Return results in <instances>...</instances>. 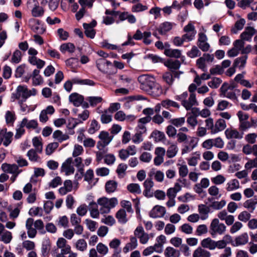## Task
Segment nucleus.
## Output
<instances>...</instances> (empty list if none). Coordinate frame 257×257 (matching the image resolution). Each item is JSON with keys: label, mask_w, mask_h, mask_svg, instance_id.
<instances>
[{"label": "nucleus", "mask_w": 257, "mask_h": 257, "mask_svg": "<svg viewBox=\"0 0 257 257\" xmlns=\"http://www.w3.org/2000/svg\"><path fill=\"white\" fill-rule=\"evenodd\" d=\"M225 134L227 139H241L243 137V133H239L237 130L230 128L226 130Z\"/></svg>", "instance_id": "20"}, {"label": "nucleus", "mask_w": 257, "mask_h": 257, "mask_svg": "<svg viewBox=\"0 0 257 257\" xmlns=\"http://www.w3.org/2000/svg\"><path fill=\"white\" fill-rule=\"evenodd\" d=\"M32 79V84L34 86L40 85L43 83V78L40 75V70L35 69L33 70L31 75Z\"/></svg>", "instance_id": "23"}, {"label": "nucleus", "mask_w": 257, "mask_h": 257, "mask_svg": "<svg viewBox=\"0 0 257 257\" xmlns=\"http://www.w3.org/2000/svg\"><path fill=\"white\" fill-rule=\"evenodd\" d=\"M147 92L153 96L156 97L160 96L162 94L163 89L161 85L156 81Z\"/></svg>", "instance_id": "24"}, {"label": "nucleus", "mask_w": 257, "mask_h": 257, "mask_svg": "<svg viewBox=\"0 0 257 257\" xmlns=\"http://www.w3.org/2000/svg\"><path fill=\"white\" fill-rule=\"evenodd\" d=\"M170 145L168 148L166 152V156L168 158H173L175 157L178 152V147L176 144L169 143Z\"/></svg>", "instance_id": "29"}, {"label": "nucleus", "mask_w": 257, "mask_h": 257, "mask_svg": "<svg viewBox=\"0 0 257 257\" xmlns=\"http://www.w3.org/2000/svg\"><path fill=\"white\" fill-rule=\"evenodd\" d=\"M100 128V125L98 122L95 120L93 119L91 120L89 127L88 129V133L89 134H94L96 132L98 131Z\"/></svg>", "instance_id": "52"}, {"label": "nucleus", "mask_w": 257, "mask_h": 257, "mask_svg": "<svg viewBox=\"0 0 257 257\" xmlns=\"http://www.w3.org/2000/svg\"><path fill=\"white\" fill-rule=\"evenodd\" d=\"M226 227L223 223L219 221L218 218H214L211 222L209 226V232L213 237L217 235H222L226 231Z\"/></svg>", "instance_id": "4"}, {"label": "nucleus", "mask_w": 257, "mask_h": 257, "mask_svg": "<svg viewBox=\"0 0 257 257\" xmlns=\"http://www.w3.org/2000/svg\"><path fill=\"white\" fill-rule=\"evenodd\" d=\"M97 204L100 206L99 211L101 214L108 213L111 208H114L117 204L118 200L115 198H108L103 197L98 199Z\"/></svg>", "instance_id": "2"}, {"label": "nucleus", "mask_w": 257, "mask_h": 257, "mask_svg": "<svg viewBox=\"0 0 257 257\" xmlns=\"http://www.w3.org/2000/svg\"><path fill=\"white\" fill-rule=\"evenodd\" d=\"M218 218L222 221H224L226 224L229 226L234 221V217L232 215H228L225 210L219 211L217 215Z\"/></svg>", "instance_id": "14"}, {"label": "nucleus", "mask_w": 257, "mask_h": 257, "mask_svg": "<svg viewBox=\"0 0 257 257\" xmlns=\"http://www.w3.org/2000/svg\"><path fill=\"white\" fill-rule=\"evenodd\" d=\"M151 137L156 142L163 141L165 139H166L165 134L163 132L158 130H154L151 133Z\"/></svg>", "instance_id": "42"}, {"label": "nucleus", "mask_w": 257, "mask_h": 257, "mask_svg": "<svg viewBox=\"0 0 257 257\" xmlns=\"http://www.w3.org/2000/svg\"><path fill=\"white\" fill-rule=\"evenodd\" d=\"M70 102L72 103L75 106H80L82 103L84 98L83 96L77 93H73L69 97Z\"/></svg>", "instance_id": "27"}, {"label": "nucleus", "mask_w": 257, "mask_h": 257, "mask_svg": "<svg viewBox=\"0 0 257 257\" xmlns=\"http://www.w3.org/2000/svg\"><path fill=\"white\" fill-rule=\"evenodd\" d=\"M61 171L64 172L66 175H70L74 173L75 169L73 166L72 158H68L62 164L61 166Z\"/></svg>", "instance_id": "10"}, {"label": "nucleus", "mask_w": 257, "mask_h": 257, "mask_svg": "<svg viewBox=\"0 0 257 257\" xmlns=\"http://www.w3.org/2000/svg\"><path fill=\"white\" fill-rule=\"evenodd\" d=\"M164 54L168 57L179 58L181 57V51L179 49H166Z\"/></svg>", "instance_id": "40"}, {"label": "nucleus", "mask_w": 257, "mask_h": 257, "mask_svg": "<svg viewBox=\"0 0 257 257\" xmlns=\"http://www.w3.org/2000/svg\"><path fill=\"white\" fill-rule=\"evenodd\" d=\"M55 109L52 105L48 106L46 109L42 110L40 114L39 120L41 122L45 123L49 119L48 114L52 115L54 113Z\"/></svg>", "instance_id": "15"}, {"label": "nucleus", "mask_w": 257, "mask_h": 257, "mask_svg": "<svg viewBox=\"0 0 257 257\" xmlns=\"http://www.w3.org/2000/svg\"><path fill=\"white\" fill-rule=\"evenodd\" d=\"M138 81L141 84V88L147 92L155 83L156 79L153 76L144 74L138 77Z\"/></svg>", "instance_id": "5"}, {"label": "nucleus", "mask_w": 257, "mask_h": 257, "mask_svg": "<svg viewBox=\"0 0 257 257\" xmlns=\"http://www.w3.org/2000/svg\"><path fill=\"white\" fill-rule=\"evenodd\" d=\"M215 240L212 239L210 237H207L203 239L201 241V245L203 248H208L210 250L214 249Z\"/></svg>", "instance_id": "39"}, {"label": "nucleus", "mask_w": 257, "mask_h": 257, "mask_svg": "<svg viewBox=\"0 0 257 257\" xmlns=\"http://www.w3.org/2000/svg\"><path fill=\"white\" fill-rule=\"evenodd\" d=\"M96 65L97 69L101 72L108 75H113L116 73L112 63L105 59L100 58L96 61Z\"/></svg>", "instance_id": "3"}, {"label": "nucleus", "mask_w": 257, "mask_h": 257, "mask_svg": "<svg viewBox=\"0 0 257 257\" xmlns=\"http://www.w3.org/2000/svg\"><path fill=\"white\" fill-rule=\"evenodd\" d=\"M108 111L105 110L100 117V120L102 123H108L112 120V115L108 113Z\"/></svg>", "instance_id": "59"}, {"label": "nucleus", "mask_w": 257, "mask_h": 257, "mask_svg": "<svg viewBox=\"0 0 257 257\" xmlns=\"http://www.w3.org/2000/svg\"><path fill=\"white\" fill-rule=\"evenodd\" d=\"M188 97V93L187 91L184 92L181 94L176 95L175 97L177 100L181 102L182 105L187 110L191 109L193 106L198 105L195 93H190L188 99H187Z\"/></svg>", "instance_id": "1"}, {"label": "nucleus", "mask_w": 257, "mask_h": 257, "mask_svg": "<svg viewBox=\"0 0 257 257\" xmlns=\"http://www.w3.org/2000/svg\"><path fill=\"white\" fill-rule=\"evenodd\" d=\"M245 23V21L243 19H240L238 21H236L234 27L231 30L232 33L236 34L237 31L241 30L243 29Z\"/></svg>", "instance_id": "53"}, {"label": "nucleus", "mask_w": 257, "mask_h": 257, "mask_svg": "<svg viewBox=\"0 0 257 257\" xmlns=\"http://www.w3.org/2000/svg\"><path fill=\"white\" fill-rule=\"evenodd\" d=\"M116 218L118 221L121 223H125L127 222L126 214L124 209H120L116 213Z\"/></svg>", "instance_id": "46"}, {"label": "nucleus", "mask_w": 257, "mask_h": 257, "mask_svg": "<svg viewBox=\"0 0 257 257\" xmlns=\"http://www.w3.org/2000/svg\"><path fill=\"white\" fill-rule=\"evenodd\" d=\"M75 47L73 44L71 43H67L62 44L60 47V50L62 53L68 52L69 53H73L75 51Z\"/></svg>", "instance_id": "45"}, {"label": "nucleus", "mask_w": 257, "mask_h": 257, "mask_svg": "<svg viewBox=\"0 0 257 257\" xmlns=\"http://www.w3.org/2000/svg\"><path fill=\"white\" fill-rule=\"evenodd\" d=\"M166 213V209L165 207L157 205L150 211L149 216L153 218H162L164 216Z\"/></svg>", "instance_id": "11"}, {"label": "nucleus", "mask_w": 257, "mask_h": 257, "mask_svg": "<svg viewBox=\"0 0 257 257\" xmlns=\"http://www.w3.org/2000/svg\"><path fill=\"white\" fill-rule=\"evenodd\" d=\"M193 257H211V253L209 251L199 247L194 251Z\"/></svg>", "instance_id": "37"}, {"label": "nucleus", "mask_w": 257, "mask_h": 257, "mask_svg": "<svg viewBox=\"0 0 257 257\" xmlns=\"http://www.w3.org/2000/svg\"><path fill=\"white\" fill-rule=\"evenodd\" d=\"M138 246V240L136 237L132 236L130 237V242L127 243L123 248V251L127 253L130 250L135 249Z\"/></svg>", "instance_id": "28"}, {"label": "nucleus", "mask_w": 257, "mask_h": 257, "mask_svg": "<svg viewBox=\"0 0 257 257\" xmlns=\"http://www.w3.org/2000/svg\"><path fill=\"white\" fill-rule=\"evenodd\" d=\"M226 127L225 121L222 119H218L214 124V129L213 130L214 134H217L224 130Z\"/></svg>", "instance_id": "36"}, {"label": "nucleus", "mask_w": 257, "mask_h": 257, "mask_svg": "<svg viewBox=\"0 0 257 257\" xmlns=\"http://www.w3.org/2000/svg\"><path fill=\"white\" fill-rule=\"evenodd\" d=\"M53 137L59 142L67 140L69 138V136L67 134H63L59 130H57L53 133Z\"/></svg>", "instance_id": "44"}, {"label": "nucleus", "mask_w": 257, "mask_h": 257, "mask_svg": "<svg viewBox=\"0 0 257 257\" xmlns=\"http://www.w3.org/2000/svg\"><path fill=\"white\" fill-rule=\"evenodd\" d=\"M16 99H20L22 97L23 101H25L28 97V89L26 86H19L17 88V92L15 95Z\"/></svg>", "instance_id": "16"}, {"label": "nucleus", "mask_w": 257, "mask_h": 257, "mask_svg": "<svg viewBox=\"0 0 257 257\" xmlns=\"http://www.w3.org/2000/svg\"><path fill=\"white\" fill-rule=\"evenodd\" d=\"M98 138L100 141L97 142L96 147L99 150H101L111 142L113 137L110 136L107 132L101 131L99 133Z\"/></svg>", "instance_id": "6"}, {"label": "nucleus", "mask_w": 257, "mask_h": 257, "mask_svg": "<svg viewBox=\"0 0 257 257\" xmlns=\"http://www.w3.org/2000/svg\"><path fill=\"white\" fill-rule=\"evenodd\" d=\"M5 118L7 123H13L16 119L15 112L7 111L6 113Z\"/></svg>", "instance_id": "61"}, {"label": "nucleus", "mask_w": 257, "mask_h": 257, "mask_svg": "<svg viewBox=\"0 0 257 257\" xmlns=\"http://www.w3.org/2000/svg\"><path fill=\"white\" fill-rule=\"evenodd\" d=\"M32 22H33V25H32L31 29L34 32L41 33L44 32L45 29L41 27L39 20H33Z\"/></svg>", "instance_id": "60"}, {"label": "nucleus", "mask_w": 257, "mask_h": 257, "mask_svg": "<svg viewBox=\"0 0 257 257\" xmlns=\"http://www.w3.org/2000/svg\"><path fill=\"white\" fill-rule=\"evenodd\" d=\"M207 37L205 34L203 33H199L197 45L203 52H206L209 49L210 45L207 42Z\"/></svg>", "instance_id": "13"}, {"label": "nucleus", "mask_w": 257, "mask_h": 257, "mask_svg": "<svg viewBox=\"0 0 257 257\" xmlns=\"http://www.w3.org/2000/svg\"><path fill=\"white\" fill-rule=\"evenodd\" d=\"M220 91L221 95L232 100H236L237 97L234 91L225 89L224 87H220Z\"/></svg>", "instance_id": "32"}, {"label": "nucleus", "mask_w": 257, "mask_h": 257, "mask_svg": "<svg viewBox=\"0 0 257 257\" xmlns=\"http://www.w3.org/2000/svg\"><path fill=\"white\" fill-rule=\"evenodd\" d=\"M86 100L89 102L92 106H96L102 101V98L100 96H89L86 98Z\"/></svg>", "instance_id": "62"}, {"label": "nucleus", "mask_w": 257, "mask_h": 257, "mask_svg": "<svg viewBox=\"0 0 257 257\" xmlns=\"http://www.w3.org/2000/svg\"><path fill=\"white\" fill-rule=\"evenodd\" d=\"M148 9V7L143 5L141 3H137L134 5L131 8L132 12L133 13H139L145 11Z\"/></svg>", "instance_id": "57"}, {"label": "nucleus", "mask_w": 257, "mask_h": 257, "mask_svg": "<svg viewBox=\"0 0 257 257\" xmlns=\"http://www.w3.org/2000/svg\"><path fill=\"white\" fill-rule=\"evenodd\" d=\"M89 115V112L87 110H84L82 113H79L78 114V117L80 119H82V121L79 120L78 119L71 118L69 119L70 122H72L73 124L72 125L70 126V128H74L77 124L79 123H82L83 121H85L88 118Z\"/></svg>", "instance_id": "19"}, {"label": "nucleus", "mask_w": 257, "mask_h": 257, "mask_svg": "<svg viewBox=\"0 0 257 257\" xmlns=\"http://www.w3.org/2000/svg\"><path fill=\"white\" fill-rule=\"evenodd\" d=\"M183 30L186 33L183 35L184 37L187 42L191 41L195 38L197 32L194 26L191 22L184 27Z\"/></svg>", "instance_id": "8"}, {"label": "nucleus", "mask_w": 257, "mask_h": 257, "mask_svg": "<svg viewBox=\"0 0 257 257\" xmlns=\"http://www.w3.org/2000/svg\"><path fill=\"white\" fill-rule=\"evenodd\" d=\"M187 55L188 57L194 58L200 56L201 53L196 46H193L191 49L187 52Z\"/></svg>", "instance_id": "58"}, {"label": "nucleus", "mask_w": 257, "mask_h": 257, "mask_svg": "<svg viewBox=\"0 0 257 257\" xmlns=\"http://www.w3.org/2000/svg\"><path fill=\"white\" fill-rule=\"evenodd\" d=\"M97 202L92 201L89 203L88 209L90 212V216L93 218H98L99 216V210L98 209Z\"/></svg>", "instance_id": "25"}, {"label": "nucleus", "mask_w": 257, "mask_h": 257, "mask_svg": "<svg viewBox=\"0 0 257 257\" xmlns=\"http://www.w3.org/2000/svg\"><path fill=\"white\" fill-rule=\"evenodd\" d=\"M247 59V55H244L236 58L233 64V66L238 67L240 69L244 68L246 63Z\"/></svg>", "instance_id": "34"}, {"label": "nucleus", "mask_w": 257, "mask_h": 257, "mask_svg": "<svg viewBox=\"0 0 257 257\" xmlns=\"http://www.w3.org/2000/svg\"><path fill=\"white\" fill-rule=\"evenodd\" d=\"M127 168V166L126 164L121 163L118 165L116 172L119 178H122L125 175Z\"/></svg>", "instance_id": "54"}, {"label": "nucleus", "mask_w": 257, "mask_h": 257, "mask_svg": "<svg viewBox=\"0 0 257 257\" xmlns=\"http://www.w3.org/2000/svg\"><path fill=\"white\" fill-rule=\"evenodd\" d=\"M165 65L171 70L178 69L181 65L179 60H169L165 63Z\"/></svg>", "instance_id": "55"}, {"label": "nucleus", "mask_w": 257, "mask_h": 257, "mask_svg": "<svg viewBox=\"0 0 257 257\" xmlns=\"http://www.w3.org/2000/svg\"><path fill=\"white\" fill-rule=\"evenodd\" d=\"M214 60L213 55L209 54H204L203 56L198 58L196 61V65L197 67L201 69L203 71H207L206 63H211Z\"/></svg>", "instance_id": "7"}, {"label": "nucleus", "mask_w": 257, "mask_h": 257, "mask_svg": "<svg viewBox=\"0 0 257 257\" xmlns=\"http://www.w3.org/2000/svg\"><path fill=\"white\" fill-rule=\"evenodd\" d=\"M157 243L155 244V247L159 249V250H156L157 252L161 253L162 252V248L163 245L166 242V237L164 235H160L156 238Z\"/></svg>", "instance_id": "41"}, {"label": "nucleus", "mask_w": 257, "mask_h": 257, "mask_svg": "<svg viewBox=\"0 0 257 257\" xmlns=\"http://www.w3.org/2000/svg\"><path fill=\"white\" fill-rule=\"evenodd\" d=\"M164 255L166 257H180V250L171 246H168L164 251Z\"/></svg>", "instance_id": "33"}, {"label": "nucleus", "mask_w": 257, "mask_h": 257, "mask_svg": "<svg viewBox=\"0 0 257 257\" xmlns=\"http://www.w3.org/2000/svg\"><path fill=\"white\" fill-rule=\"evenodd\" d=\"M251 217V214L247 211L241 212L238 215V219L242 222H246Z\"/></svg>", "instance_id": "63"}, {"label": "nucleus", "mask_w": 257, "mask_h": 257, "mask_svg": "<svg viewBox=\"0 0 257 257\" xmlns=\"http://www.w3.org/2000/svg\"><path fill=\"white\" fill-rule=\"evenodd\" d=\"M240 184L238 180L233 179L228 181L226 185V190L227 192H232L238 189Z\"/></svg>", "instance_id": "30"}, {"label": "nucleus", "mask_w": 257, "mask_h": 257, "mask_svg": "<svg viewBox=\"0 0 257 257\" xmlns=\"http://www.w3.org/2000/svg\"><path fill=\"white\" fill-rule=\"evenodd\" d=\"M96 248L98 252L103 255H106L108 252V247L102 243H98Z\"/></svg>", "instance_id": "64"}, {"label": "nucleus", "mask_w": 257, "mask_h": 257, "mask_svg": "<svg viewBox=\"0 0 257 257\" xmlns=\"http://www.w3.org/2000/svg\"><path fill=\"white\" fill-rule=\"evenodd\" d=\"M209 210V208L205 205L201 204L198 206V212L200 214L204 215L201 217L202 220L206 219L208 217Z\"/></svg>", "instance_id": "50"}, {"label": "nucleus", "mask_w": 257, "mask_h": 257, "mask_svg": "<svg viewBox=\"0 0 257 257\" xmlns=\"http://www.w3.org/2000/svg\"><path fill=\"white\" fill-rule=\"evenodd\" d=\"M83 26L85 30L84 32L86 36L91 39L94 38L95 35V31L93 28L89 26V25L87 23H84Z\"/></svg>", "instance_id": "49"}, {"label": "nucleus", "mask_w": 257, "mask_h": 257, "mask_svg": "<svg viewBox=\"0 0 257 257\" xmlns=\"http://www.w3.org/2000/svg\"><path fill=\"white\" fill-rule=\"evenodd\" d=\"M22 126H26L28 129H35L38 127V123L36 120H29L27 118H24L21 121Z\"/></svg>", "instance_id": "35"}, {"label": "nucleus", "mask_w": 257, "mask_h": 257, "mask_svg": "<svg viewBox=\"0 0 257 257\" xmlns=\"http://www.w3.org/2000/svg\"><path fill=\"white\" fill-rule=\"evenodd\" d=\"M13 238L12 233L8 230H5L0 235V241L6 244L9 243Z\"/></svg>", "instance_id": "48"}, {"label": "nucleus", "mask_w": 257, "mask_h": 257, "mask_svg": "<svg viewBox=\"0 0 257 257\" xmlns=\"http://www.w3.org/2000/svg\"><path fill=\"white\" fill-rule=\"evenodd\" d=\"M248 241V234L246 232H244L236 237L234 240L232 242V245L234 246L243 245L247 243Z\"/></svg>", "instance_id": "18"}, {"label": "nucleus", "mask_w": 257, "mask_h": 257, "mask_svg": "<svg viewBox=\"0 0 257 257\" xmlns=\"http://www.w3.org/2000/svg\"><path fill=\"white\" fill-rule=\"evenodd\" d=\"M162 105L163 107L166 108H169L170 107H174L178 108L180 107V105L178 103L170 99L163 100L162 101Z\"/></svg>", "instance_id": "56"}, {"label": "nucleus", "mask_w": 257, "mask_h": 257, "mask_svg": "<svg viewBox=\"0 0 257 257\" xmlns=\"http://www.w3.org/2000/svg\"><path fill=\"white\" fill-rule=\"evenodd\" d=\"M172 23L169 22H165L159 25L157 30L161 35H165L172 29Z\"/></svg>", "instance_id": "31"}, {"label": "nucleus", "mask_w": 257, "mask_h": 257, "mask_svg": "<svg viewBox=\"0 0 257 257\" xmlns=\"http://www.w3.org/2000/svg\"><path fill=\"white\" fill-rule=\"evenodd\" d=\"M31 14L34 17H41L44 14V10L42 7L35 5L31 10Z\"/></svg>", "instance_id": "43"}, {"label": "nucleus", "mask_w": 257, "mask_h": 257, "mask_svg": "<svg viewBox=\"0 0 257 257\" xmlns=\"http://www.w3.org/2000/svg\"><path fill=\"white\" fill-rule=\"evenodd\" d=\"M121 241L120 239L114 238L109 243V246L113 249L112 257H120L121 249L120 247Z\"/></svg>", "instance_id": "12"}, {"label": "nucleus", "mask_w": 257, "mask_h": 257, "mask_svg": "<svg viewBox=\"0 0 257 257\" xmlns=\"http://www.w3.org/2000/svg\"><path fill=\"white\" fill-rule=\"evenodd\" d=\"M75 246L77 250L84 251L87 249V244L84 239H79L76 242Z\"/></svg>", "instance_id": "51"}, {"label": "nucleus", "mask_w": 257, "mask_h": 257, "mask_svg": "<svg viewBox=\"0 0 257 257\" xmlns=\"http://www.w3.org/2000/svg\"><path fill=\"white\" fill-rule=\"evenodd\" d=\"M257 204V196H254L253 198L246 200L243 204L244 208L249 212H252L255 209Z\"/></svg>", "instance_id": "26"}, {"label": "nucleus", "mask_w": 257, "mask_h": 257, "mask_svg": "<svg viewBox=\"0 0 257 257\" xmlns=\"http://www.w3.org/2000/svg\"><path fill=\"white\" fill-rule=\"evenodd\" d=\"M135 235L138 237L143 244H146L150 238L149 235L145 232L142 226H138L134 231Z\"/></svg>", "instance_id": "9"}, {"label": "nucleus", "mask_w": 257, "mask_h": 257, "mask_svg": "<svg viewBox=\"0 0 257 257\" xmlns=\"http://www.w3.org/2000/svg\"><path fill=\"white\" fill-rule=\"evenodd\" d=\"M117 188V183L114 180H109L105 183V191L108 193L115 192Z\"/></svg>", "instance_id": "38"}, {"label": "nucleus", "mask_w": 257, "mask_h": 257, "mask_svg": "<svg viewBox=\"0 0 257 257\" xmlns=\"http://www.w3.org/2000/svg\"><path fill=\"white\" fill-rule=\"evenodd\" d=\"M127 190L133 194H139L141 193V188L137 183H131L127 186Z\"/></svg>", "instance_id": "47"}, {"label": "nucleus", "mask_w": 257, "mask_h": 257, "mask_svg": "<svg viewBox=\"0 0 257 257\" xmlns=\"http://www.w3.org/2000/svg\"><path fill=\"white\" fill-rule=\"evenodd\" d=\"M255 34V30L251 27H246L241 34L240 38L243 41H250L253 35Z\"/></svg>", "instance_id": "21"}, {"label": "nucleus", "mask_w": 257, "mask_h": 257, "mask_svg": "<svg viewBox=\"0 0 257 257\" xmlns=\"http://www.w3.org/2000/svg\"><path fill=\"white\" fill-rule=\"evenodd\" d=\"M2 169L5 172H7L11 174H16V176L20 173L19 171V168L16 164H3L2 165Z\"/></svg>", "instance_id": "22"}, {"label": "nucleus", "mask_w": 257, "mask_h": 257, "mask_svg": "<svg viewBox=\"0 0 257 257\" xmlns=\"http://www.w3.org/2000/svg\"><path fill=\"white\" fill-rule=\"evenodd\" d=\"M56 244L58 248L61 249V252L67 254L70 253L71 246L67 244V241L65 238L62 237L59 238L57 241Z\"/></svg>", "instance_id": "17"}]
</instances>
